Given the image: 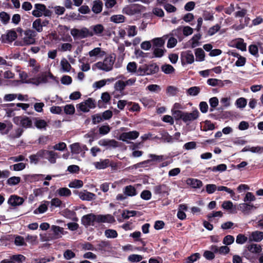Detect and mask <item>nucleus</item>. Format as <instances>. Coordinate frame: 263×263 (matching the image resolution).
Listing matches in <instances>:
<instances>
[{
    "instance_id": "1",
    "label": "nucleus",
    "mask_w": 263,
    "mask_h": 263,
    "mask_svg": "<svg viewBox=\"0 0 263 263\" xmlns=\"http://www.w3.org/2000/svg\"><path fill=\"white\" fill-rule=\"evenodd\" d=\"M142 6L137 4H134L124 7L123 12L124 14L132 15L141 12Z\"/></svg>"
},
{
    "instance_id": "2",
    "label": "nucleus",
    "mask_w": 263,
    "mask_h": 263,
    "mask_svg": "<svg viewBox=\"0 0 263 263\" xmlns=\"http://www.w3.org/2000/svg\"><path fill=\"white\" fill-rule=\"evenodd\" d=\"M17 37V35L14 29L7 30L6 34L1 36L2 42L3 43H11Z\"/></svg>"
},
{
    "instance_id": "3",
    "label": "nucleus",
    "mask_w": 263,
    "mask_h": 263,
    "mask_svg": "<svg viewBox=\"0 0 263 263\" xmlns=\"http://www.w3.org/2000/svg\"><path fill=\"white\" fill-rule=\"evenodd\" d=\"M13 121L14 123L16 124H18L20 123L23 127L25 128H31L32 126L31 120L26 116L15 117L13 119Z\"/></svg>"
},
{
    "instance_id": "4",
    "label": "nucleus",
    "mask_w": 263,
    "mask_h": 263,
    "mask_svg": "<svg viewBox=\"0 0 263 263\" xmlns=\"http://www.w3.org/2000/svg\"><path fill=\"white\" fill-rule=\"evenodd\" d=\"M95 222H97L96 215L90 213L84 215L81 218V223L86 228L95 225Z\"/></svg>"
},
{
    "instance_id": "5",
    "label": "nucleus",
    "mask_w": 263,
    "mask_h": 263,
    "mask_svg": "<svg viewBox=\"0 0 263 263\" xmlns=\"http://www.w3.org/2000/svg\"><path fill=\"white\" fill-rule=\"evenodd\" d=\"M168 191V186L164 184L157 185L153 187L154 193L156 195H159L161 197L167 196L169 194Z\"/></svg>"
},
{
    "instance_id": "6",
    "label": "nucleus",
    "mask_w": 263,
    "mask_h": 263,
    "mask_svg": "<svg viewBox=\"0 0 263 263\" xmlns=\"http://www.w3.org/2000/svg\"><path fill=\"white\" fill-rule=\"evenodd\" d=\"M98 144L105 146L106 148H115L119 146V142L115 139H103L98 141Z\"/></svg>"
},
{
    "instance_id": "7",
    "label": "nucleus",
    "mask_w": 263,
    "mask_h": 263,
    "mask_svg": "<svg viewBox=\"0 0 263 263\" xmlns=\"http://www.w3.org/2000/svg\"><path fill=\"white\" fill-rule=\"evenodd\" d=\"M181 59L182 65L185 64H192L194 62V57L191 50L182 52L181 54Z\"/></svg>"
},
{
    "instance_id": "8",
    "label": "nucleus",
    "mask_w": 263,
    "mask_h": 263,
    "mask_svg": "<svg viewBox=\"0 0 263 263\" xmlns=\"http://www.w3.org/2000/svg\"><path fill=\"white\" fill-rule=\"evenodd\" d=\"M139 136V133L137 131L134 130L129 132L123 133L121 134L119 139L127 143V139L134 140L137 138Z\"/></svg>"
},
{
    "instance_id": "9",
    "label": "nucleus",
    "mask_w": 263,
    "mask_h": 263,
    "mask_svg": "<svg viewBox=\"0 0 263 263\" xmlns=\"http://www.w3.org/2000/svg\"><path fill=\"white\" fill-rule=\"evenodd\" d=\"M96 220L98 223H112L116 221L115 217L110 214L96 215Z\"/></svg>"
},
{
    "instance_id": "10",
    "label": "nucleus",
    "mask_w": 263,
    "mask_h": 263,
    "mask_svg": "<svg viewBox=\"0 0 263 263\" xmlns=\"http://www.w3.org/2000/svg\"><path fill=\"white\" fill-rule=\"evenodd\" d=\"M24 199L23 197L16 195H12L8 200V203L12 206H17L23 204Z\"/></svg>"
},
{
    "instance_id": "11",
    "label": "nucleus",
    "mask_w": 263,
    "mask_h": 263,
    "mask_svg": "<svg viewBox=\"0 0 263 263\" xmlns=\"http://www.w3.org/2000/svg\"><path fill=\"white\" fill-rule=\"evenodd\" d=\"M199 111L196 109L191 112H184L182 121L184 123L196 120L199 117Z\"/></svg>"
},
{
    "instance_id": "12",
    "label": "nucleus",
    "mask_w": 263,
    "mask_h": 263,
    "mask_svg": "<svg viewBox=\"0 0 263 263\" xmlns=\"http://www.w3.org/2000/svg\"><path fill=\"white\" fill-rule=\"evenodd\" d=\"M186 183L194 189H199L203 185V183L201 180L191 178L186 179Z\"/></svg>"
},
{
    "instance_id": "13",
    "label": "nucleus",
    "mask_w": 263,
    "mask_h": 263,
    "mask_svg": "<svg viewBox=\"0 0 263 263\" xmlns=\"http://www.w3.org/2000/svg\"><path fill=\"white\" fill-rule=\"evenodd\" d=\"M123 192L126 196L133 197L138 194L137 189L134 186L132 185H128L125 186L123 188Z\"/></svg>"
},
{
    "instance_id": "14",
    "label": "nucleus",
    "mask_w": 263,
    "mask_h": 263,
    "mask_svg": "<svg viewBox=\"0 0 263 263\" xmlns=\"http://www.w3.org/2000/svg\"><path fill=\"white\" fill-rule=\"evenodd\" d=\"M111 99V97L109 93L108 92H103L101 95V99L102 100H99L98 102V106L99 108H102L104 106H103V103L107 104L108 103Z\"/></svg>"
},
{
    "instance_id": "15",
    "label": "nucleus",
    "mask_w": 263,
    "mask_h": 263,
    "mask_svg": "<svg viewBox=\"0 0 263 263\" xmlns=\"http://www.w3.org/2000/svg\"><path fill=\"white\" fill-rule=\"evenodd\" d=\"M110 160L108 159L100 160V161L94 162V165L97 169H105L109 166Z\"/></svg>"
},
{
    "instance_id": "16",
    "label": "nucleus",
    "mask_w": 263,
    "mask_h": 263,
    "mask_svg": "<svg viewBox=\"0 0 263 263\" xmlns=\"http://www.w3.org/2000/svg\"><path fill=\"white\" fill-rule=\"evenodd\" d=\"M96 195L89 192H80L79 197L82 200L90 201L95 198Z\"/></svg>"
},
{
    "instance_id": "17",
    "label": "nucleus",
    "mask_w": 263,
    "mask_h": 263,
    "mask_svg": "<svg viewBox=\"0 0 263 263\" xmlns=\"http://www.w3.org/2000/svg\"><path fill=\"white\" fill-rule=\"evenodd\" d=\"M147 75L154 74L157 73L159 70V67L156 63L151 64H147Z\"/></svg>"
},
{
    "instance_id": "18",
    "label": "nucleus",
    "mask_w": 263,
    "mask_h": 263,
    "mask_svg": "<svg viewBox=\"0 0 263 263\" xmlns=\"http://www.w3.org/2000/svg\"><path fill=\"white\" fill-rule=\"evenodd\" d=\"M103 3L101 0H96L93 2L92 11L96 13H100L102 10Z\"/></svg>"
},
{
    "instance_id": "19",
    "label": "nucleus",
    "mask_w": 263,
    "mask_h": 263,
    "mask_svg": "<svg viewBox=\"0 0 263 263\" xmlns=\"http://www.w3.org/2000/svg\"><path fill=\"white\" fill-rule=\"evenodd\" d=\"M195 54L196 60L197 61L202 62L205 60V53L201 48H198L195 49Z\"/></svg>"
},
{
    "instance_id": "20",
    "label": "nucleus",
    "mask_w": 263,
    "mask_h": 263,
    "mask_svg": "<svg viewBox=\"0 0 263 263\" xmlns=\"http://www.w3.org/2000/svg\"><path fill=\"white\" fill-rule=\"evenodd\" d=\"M33 120L34 121L35 126L38 129L45 128L47 126V122L44 120L33 118Z\"/></svg>"
},
{
    "instance_id": "21",
    "label": "nucleus",
    "mask_w": 263,
    "mask_h": 263,
    "mask_svg": "<svg viewBox=\"0 0 263 263\" xmlns=\"http://www.w3.org/2000/svg\"><path fill=\"white\" fill-rule=\"evenodd\" d=\"M94 33L90 31L87 28H83L79 29V38L84 39L88 36H92Z\"/></svg>"
},
{
    "instance_id": "22",
    "label": "nucleus",
    "mask_w": 263,
    "mask_h": 263,
    "mask_svg": "<svg viewBox=\"0 0 263 263\" xmlns=\"http://www.w3.org/2000/svg\"><path fill=\"white\" fill-rule=\"evenodd\" d=\"M247 249L248 251L252 253H259L262 250L260 245L254 243L248 245L247 246Z\"/></svg>"
},
{
    "instance_id": "23",
    "label": "nucleus",
    "mask_w": 263,
    "mask_h": 263,
    "mask_svg": "<svg viewBox=\"0 0 263 263\" xmlns=\"http://www.w3.org/2000/svg\"><path fill=\"white\" fill-rule=\"evenodd\" d=\"M254 208V206L252 204L243 203L239 205L238 209L242 212L245 213L251 211Z\"/></svg>"
},
{
    "instance_id": "24",
    "label": "nucleus",
    "mask_w": 263,
    "mask_h": 263,
    "mask_svg": "<svg viewBox=\"0 0 263 263\" xmlns=\"http://www.w3.org/2000/svg\"><path fill=\"white\" fill-rule=\"evenodd\" d=\"M252 240L255 242H260L263 239V232L256 231L253 232L251 235Z\"/></svg>"
},
{
    "instance_id": "25",
    "label": "nucleus",
    "mask_w": 263,
    "mask_h": 263,
    "mask_svg": "<svg viewBox=\"0 0 263 263\" xmlns=\"http://www.w3.org/2000/svg\"><path fill=\"white\" fill-rule=\"evenodd\" d=\"M139 212L136 211H129L124 210L122 213V217L124 219H128L130 217H134L137 215Z\"/></svg>"
},
{
    "instance_id": "26",
    "label": "nucleus",
    "mask_w": 263,
    "mask_h": 263,
    "mask_svg": "<svg viewBox=\"0 0 263 263\" xmlns=\"http://www.w3.org/2000/svg\"><path fill=\"white\" fill-rule=\"evenodd\" d=\"M227 166L225 164H220L217 166L213 167H210L206 169L208 170L212 171L213 172H222L227 170Z\"/></svg>"
},
{
    "instance_id": "27",
    "label": "nucleus",
    "mask_w": 263,
    "mask_h": 263,
    "mask_svg": "<svg viewBox=\"0 0 263 263\" xmlns=\"http://www.w3.org/2000/svg\"><path fill=\"white\" fill-rule=\"evenodd\" d=\"M105 51H102L101 48L100 47H97L91 50L89 52V55L90 57H96L98 55H100V57H102L105 54Z\"/></svg>"
},
{
    "instance_id": "28",
    "label": "nucleus",
    "mask_w": 263,
    "mask_h": 263,
    "mask_svg": "<svg viewBox=\"0 0 263 263\" xmlns=\"http://www.w3.org/2000/svg\"><path fill=\"white\" fill-rule=\"evenodd\" d=\"M115 61V57H112L111 55L106 57L103 62L108 66V68H110L111 70L113 68V65Z\"/></svg>"
},
{
    "instance_id": "29",
    "label": "nucleus",
    "mask_w": 263,
    "mask_h": 263,
    "mask_svg": "<svg viewBox=\"0 0 263 263\" xmlns=\"http://www.w3.org/2000/svg\"><path fill=\"white\" fill-rule=\"evenodd\" d=\"M71 152L74 154H79L82 152V148L80 143H74L70 145Z\"/></svg>"
},
{
    "instance_id": "30",
    "label": "nucleus",
    "mask_w": 263,
    "mask_h": 263,
    "mask_svg": "<svg viewBox=\"0 0 263 263\" xmlns=\"http://www.w3.org/2000/svg\"><path fill=\"white\" fill-rule=\"evenodd\" d=\"M104 235L108 238H116L118 236L116 230L110 229L106 230L104 232Z\"/></svg>"
},
{
    "instance_id": "31",
    "label": "nucleus",
    "mask_w": 263,
    "mask_h": 263,
    "mask_svg": "<svg viewBox=\"0 0 263 263\" xmlns=\"http://www.w3.org/2000/svg\"><path fill=\"white\" fill-rule=\"evenodd\" d=\"M57 193L60 196L69 197L71 195V191L67 187H61L57 191Z\"/></svg>"
},
{
    "instance_id": "32",
    "label": "nucleus",
    "mask_w": 263,
    "mask_h": 263,
    "mask_svg": "<svg viewBox=\"0 0 263 263\" xmlns=\"http://www.w3.org/2000/svg\"><path fill=\"white\" fill-rule=\"evenodd\" d=\"M32 28L37 32H41L43 31V27L42 26V20L37 18L32 23Z\"/></svg>"
},
{
    "instance_id": "33",
    "label": "nucleus",
    "mask_w": 263,
    "mask_h": 263,
    "mask_svg": "<svg viewBox=\"0 0 263 263\" xmlns=\"http://www.w3.org/2000/svg\"><path fill=\"white\" fill-rule=\"evenodd\" d=\"M201 34L200 33H197L194 35L190 40V41L192 42L191 47L192 48H194L199 45V43L198 41L201 39Z\"/></svg>"
},
{
    "instance_id": "34",
    "label": "nucleus",
    "mask_w": 263,
    "mask_h": 263,
    "mask_svg": "<svg viewBox=\"0 0 263 263\" xmlns=\"http://www.w3.org/2000/svg\"><path fill=\"white\" fill-rule=\"evenodd\" d=\"M160 134L161 136V139L164 142L168 143H172L173 142L174 138L166 131L164 130Z\"/></svg>"
},
{
    "instance_id": "35",
    "label": "nucleus",
    "mask_w": 263,
    "mask_h": 263,
    "mask_svg": "<svg viewBox=\"0 0 263 263\" xmlns=\"http://www.w3.org/2000/svg\"><path fill=\"white\" fill-rule=\"evenodd\" d=\"M93 29L92 33L97 35H100L104 30L103 26L101 24H98L91 27Z\"/></svg>"
},
{
    "instance_id": "36",
    "label": "nucleus",
    "mask_w": 263,
    "mask_h": 263,
    "mask_svg": "<svg viewBox=\"0 0 263 263\" xmlns=\"http://www.w3.org/2000/svg\"><path fill=\"white\" fill-rule=\"evenodd\" d=\"M147 64H144L140 66L139 68L136 70V74L137 76H145L147 75Z\"/></svg>"
},
{
    "instance_id": "37",
    "label": "nucleus",
    "mask_w": 263,
    "mask_h": 263,
    "mask_svg": "<svg viewBox=\"0 0 263 263\" xmlns=\"http://www.w3.org/2000/svg\"><path fill=\"white\" fill-rule=\"evenodd\" d=\"M162 71L165 74H171L175 71L174 68L170 64H164L161 66Z\"/></svg>"
},
{
    "instance_id": "38",
    "label": "nucleus",
    "mask_w": 263,
    "mask_h": 263,
    "mask_svg": "<svg viewBox=\"0 0 263 263\" xmlns=\"http://www.w3.org/2000/svg\"><path fill=\"white\" fill-rule=\"evenodd\" d=\"M61 65L62 66V69L64 71L69 72L71 68V66L70 64L68 63L67 60L65 58H63L61 61Z\"/></svg>"
},
{
    "instance_id": "39",
    "label": "nucleus",
    "mask_w": 263,
    "mask_h": 263,
    "mask_svg": "<svg viewBox=\"0 0 263 263\" xmlns=\"http://www.w3.org/2000/svg\"><path fill=\"white\" fill-rule=\"evenodd\" d=\"M200 89L198 86H193L187 90V93L190 96H196L199 94Z\"/></svg>"
},
{
    "instance_id": "40",
    "label": "nucleus",
    "mask_w": 263,
    "mask_h": 263,
    "mask_svg": "<svg viewBox=\"0 0 263 263\" xmlns=\"http://www.w3.org/2000/svg\"><path fill=\"white\" fill-rule=\"evenodd\" d=\"M153 46L157 48L163 47L165 42L164 40L160 37L155 38L152 40Z\"/></svg>"
},
{
    "instance_id": "41",
    "label": "nucleus",
    "mask_w": 263,
    "mask_h": 263,
    "mask_svg": "<svg viewBox=\"0 0 263 263\" xmlns=\"http://www.w3.org/2000/svg\"><path fill=\"white\" fill-rule=\"evenodd\" d=\"M58 156V154L57 153L54 152L53 151H48V155L47 156V159L51 163H55L56 162V158Z\"/></svg>"
},
{
    "instance_id": "42",
    "label": "nucleus",
    "mask_w": 263,
    "mask_h": 263,
    "mask_svg": "<svg viewBox=\"0 0 263 263\" xmlns=\"http://www.w3.org/2000/svg\"><path fill=\"white\" fill-rule=\"evenodd\" d=\"M23 132L24 130L23 128H17V129H15V133H10V134L9 135V137L12 139L18 138L22 135Z\"/></svg>"
},
{
    "instance_id": "43",
    "label": "nucleus",
    "mask_w": 263,
    "mask_h": 263,
    "mask_svg": "<svg viewBox=\"0 0 263 263\" xmlns=\"http://www.w3.org/2000/svg\"><path fill=\"white\" fill-rule=\"evenodd\" d=\"M125 16L123 15H114L110 17V21L115 23H120L124 22Z\"/></svg>"
},
{
    "instance_id": "44",
    "label": "nucleus",
    "mask_w": 263,
    "mask_h": 263,
    "mask_svg": "<svg viewBox=\"0 0 263 263\" xmlns=\"http://www.w3.org/2000/svg\"><path fill=\"white\" fill-rule=\"evenodd\" d=\"M172 115L176 120H183L184 112L180 110L172 109Z\"/></svg>"
},
{
    "instance_id": "45",
    "label": "nucleus",
    "mask_w": 263,
    "mask_h": 263,
    "mask_svg": "<svg viewBox=\"0 0 263 263\" xmlns=\"http://www.w3.org/2000/svg\"><path fill=\"white\" fill-rule=\"evenodd\" d=\"M64 112L66 115H73L75 112V108L72 104H67L64 107Z\"/></svg>"
},
{
    "instance_id": "46",
    "label": "nucleus",
    "mask_w": 263,
    "mask_h": 263,
    "mask_svg": "<svg viewBox=\"0 0 263 263\" xmlns=\"http://www.w3.org/2000/svg\"><path fill=\"white\" fill-rule=\"evenodd\" d=\"M143 257L140 255L132 254L128 257V260L132 262H137L142 260Z\"/></svg>"
},
{
    "instance_id": "47",
    "label": "nucleus",
    "mask_w": 263,
    "mask_h": 263,
    "mask_svg": "<svg viewBox=\"0 0 263 263\" xmlns=\"http://www.w3.org/2000/svg\"><path fill=\"white\" fill-rule=\"evenodd\" d=\"M21 181V178L20 177H11L9 178L7 181V183L8 184L10 185H15L18 184Z\"/></svg>"
},
{
    "instance_id": "48",
    "label": "nucleus",
    "mask_w": 263,
    "mask_h": 263,
    "mask_svg": "<svg viewBox=\"0 0 263 263\" xmlns=\"http://www.w3.org/2000/svg\"><path fill=\"white\" fill-rule=\"evenodd\" d=\"M47 205L45 203H43L33 211V213L34 214L44 213L47 210Z\"/></svg>"
},
{
    "instance_id": "49",
    "label": "nucleus",
    "mask_w": 263,
    "mask_h": 263,
    "mask_svg": "<svg viewBox=\"0 0 263 263\" xmlns=\"http://www.w3.org/2000/svg\"><path fill=\"white\" fill-rule=\"evenodd\" d=\"M83 185V182L81 180L75 179L74 181L70 182L69 184V187L71 188H80Z\"/></svg>"
},
{
    "instance_id": "50",
    "label": "nucleus",
    "mask_w": 263,
    "mask_h": 263,
    "mask_svg": "<svg viewBox=\"0 0 263 263\" xmlns=\"http://www.w3.org/2000/svg\"><path fill=\"white\" fill-rule=\"evenodd\" d=\"M160 47L154 48L153 54L156 58H161L163 56L166 50L160 48Z\"/></svg>"
},
{
    "instance_id": "51",
    "label": "nucleus",
    "mask_w": 263,
    "mask_h": 263,
    "mask_svg": "<svg viewBox=\"0 0 263 263\" xmlns=\"http://www.w3.org/2000/svg\"><path fill=\"white\" fill-rule=\"evenodd\" d=\"M247 104V100L245 98H239L236 100L235 104L238 108H244Z\"/></svg>"
},
{
    "instance_id": "52",
    "label": "nucleus",
    "mask_w": 263,
    "mask_h": 263,
    "mask_svg": "<svg viewBox=\"0 0 263 263\" xmlns=\"http://www.w3.org/2000/svg\"><path fill=\"white\" fill-rule=\"evenodd\" d=\"M200 257V254L199 253H195L186 258V262L187 263H193L194 262L197 260Z\"/></svg>"
},
{
    "instance_id": "53",
    "label": "nucleus",
    "mask_w": 263,
    "mask_h": 263,
    "mask_svg": "<svg viewBox=\"0 0 263 263\" xmlns=\"http://www.w3.org/2000/svg\"><path fill=\"white\" fill-rule=\"evenodd\" d=\"M126 87L124 81L119 80L115 84V89L117 91H123Z\"/></svg>"
},
{
    "instance_id": "54",
    "label": "nucleus",
    "mask_w": 263,
    "mask_h": 263,
    "mask_svg": "<svg viewBox=\"0 0 263 263\" xmlns=\"http://www.w3.org/2000/svg\"><path fill=\"white\" fill-rule=\"evenodd\" d=\"M137 64L135 62H130L127 65V70L131 73H136Z\"/></svg>"
},
{
    "instance_id": "55",
    "label": "nucleus",
    "mask_w": 263,
    "mask_h": 263,
    "mask_svg": "<svg viewBox=\"0 0 263 263\" xmlns=\"http://www.w3.org/2000/svg\"><path fill=\"white\" fill-rule=\"evenodd\" d=\"M99 69L104 70L105 71H110V68H108V66L106 65L104 62H98L95 64Z\"/></svg>"
},
{
    "instance_id": "56",
    "label": "nucleus",
    "mask_w": 263,
    "mask_h": 263,
    "mask_svg": "<svg viewBox=\"0 0 263 263\" xmlns=\"http://www.w3.org/2000/svg\"><path fill=\"white\" fill-rule=\"evenodd\" d=\"M110 130V127L108 125H102L99 128V134L101 135L107 134Z\"/></svg>"
},
{
    "instance_id": "57",
    "label": "nucleus",
    "mask_w": 263,
    "mask_h": 263,
    "mask_svg": "<svg viewBox=\"0 0 263 263\" xmlns=\"http://www.w3.org/2000/svg\"><path fill=\"white\" fill-rule=\"evenodd\" d=\"M234 241V236L228 235L226 236L223 239V243L225 245H230L233 243Z\"/></svg>"
},
{
    "instance_id": "58",
    "label": "nucleus",
    "mask_w": 263,
    "mask_h": 263,
    "mask_svg": "<svg viewBox=\"0 0 263 263\" xmlns=\"http://www.w3.org/2000/svg\"><path fill=\"white\" fill-rule=\"evenodd\" d=\"M141 198L145 200H149L152 197V193L149 190H144L140 194Z\"/></svg>"
},
{
    "instance_id": "59",
    "label": "nucleus",
    "mask_w": 263,
    "mask_h": 263,
    "mask_svg": "<svg viewBox=\"0 0 263 263\" xmlns=\"http://www.w3.org/2000/svg\"><path fill=\"white\" fill-rule=\"evenodd\" d=\"M0 18L1 21L4 24H7L10 18V15L5 12L0 13Z\"/></svg>"
},
{
    "instance_id": "60",
    "label": "nucleus",
    "mask_w": 263,
    "mask_h": 263,
    "mask_svg": "<svg viewBox=\"0 0 263 263\" xmlns=\"http://www.w3.org/2000/svg\"><path fill=\"white\" fill-rule=\"evenodd\" d=\"M11 257L15 263H22L26 259V257L24 255L21 254L14 255H12Z\"/></svg>"
},
{
    "instance_id": "61",
    "label": "nucleus",
    "mask_w": 263,
    "mask_h": 263,
    "mask_svg": "<svg viewBox=\"0 0 263 263\" xmlns=\"http://www.w3.org/2000/svg\"><path fill=\"white\" fill-rule=\"evenodd\" d=\"M206 192L211 194L214 193L217 190V186L214 184H208L205 186Z\"/></svg>"
},
{
    "instance_id": "62",
    "label": "nucleus",
    "mask_w": 263,
    "mask_h": 263,
    "mask_svg": "<svg viewBox=\"0 0 263 263\" xmlns=\"http://www.w3.org/2000/svg\"><path fill=\"white\" fill-rule=\"evenodd\" d=\"M215 128V125L211 122V121L209 120H206L205 121V124L203 126V129L204 131H207L209 130H212L214 129Z\"/></svg>"
},
{
    "instance_id": "63",
    "label": "nucleus",
    "mask_w": 263,
    "mask_h": 263,
    "mask_svg": "<svg viewBox=\"0 0 263 263\" xmlns=\"http://www.w3.org/2000/svg\"><path fill=\"white\" fill-rule=\"evenodd\" d=\"M220 27L219 24H216L210 27L208 30V34L211 36L214 35L220 30Z\"/></svg>"
},
{
    "instance_id": "64",
    "label": "nucleus",
    "mask_w": 263,
    "mask_h": 263,
    "mask_svg": "<svg viewBox=\"0 0 263 263\" xmlns=\"http://www.w3.org/2000/svg\"><path fill=\"white\" fill-rule=\"evenodd\" d=\"M248 238L243 234H239L236 237V242L238 244H243L247 241Z\"/></svg>"
}]
</instances>
